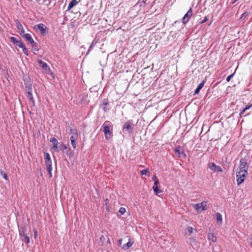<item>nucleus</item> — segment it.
I'll use <instances>...</instances> for the list:
<instances>
[{"label": "nucleus", "mask_w": 252, "mask_h": 252, "mask_svg": "<svg viewBox=\"0 0 252 252\" xmlns=\"http://www.w3.org/2000/svg\"><path fill=\"white\" fill-rule=\"evenodd\" d=\"M111 126H112V125L108 121H105L101 126L104 133L105 137L107 140H109L113 136L112 132L110 131V127Z\"/></svg>", "instance_id": "f257e3e1"}, {"label": "nucleus", "mask_w": 252, "mask_h": 252, "mask_svg": "<svg viewBox=\"0 0 252 252\" xmlns=\"http://www.w3.org/2000/svg\"><path fill=\"white\" fill-rule=\"evenodd\" d=\"M249 165L247 163V159L246 158H242L240 160V164L238 168L237 169L236 172H240L241 173H247Z\"/></svg>", "instance_id": "f03ea898"}, {"label": "nucleus", "mask_w": 252, "mask_h": 252, "mask_svg": "<svg viewBox=\"0 0 252 252\" xmlns=\"http://www.w3.org/2000/svg\"><path fill=\"white\" fill-rule=\"evenodd\" d=\"M22 37L26 40L30 42V44L32 47V49L36 52L38 51L37 48V44L32 39L31 35L29 33L24 34Z\"/></svg>", "instance_id": "7ed1b4c3"}, {"label": "nucleus", "mask_w": 252, "mask_h": 252, "mask_svg": "<svg viewBox=\"0 0 252 252\" xmlns=\"http://www.w3.org/2000/svg\"><path fill=\"white\" fill-rule=\"evenodd\" d=\"M19 236L20 237H22V236H25L28 234L29 235V234L31 235V229H28V226L26 225L21 226H19Z\"/></svg>", "instance_id": "20e7f679"}, {"label": "nucleus", "mask_w": 252, "mask_h": 252, "mask_svg": "<svg viewBox=\"0 0 252 252\" xmlns=\"http://www.w3.org/2000/svg\"><path fill=\"white\" fill-rule=\"evenodd\" d=\"M35 30H39L41 34L44 35L48 32V28L43 24L40 23L35 25L34 27Z\"/></svg>", "instance_id": "39448f33"}, {"label": "nucleus", "mask_w": 252, "mask_h": 252, "mask_svg": "<svg viewBox=\"0 0 252 252\" xmlns=\"http://www.w3.org/2000/svg\"><path fill=\"white\" fill-rule=\"evenodd\" d=\"M152 179L154 181V184L153 186V190L154 191V193L156 195H158V194H159L162 192L161 190L159 189L158 187V185L159 184L158 180L157 178L156 175H154L153 176Z\"/></svg>", "instance_id": "423d86ee"}, {"label": "nucleus", "mask_w": 252, "mask_h": 252, "mask_svg": "<svg viewBox=\"0 0 252 252\" xmlns=\"http://www.w3.org/2000/svg\"><path fill=\"white\" fill-rule=\"evenodd\" d=\"M24 82L25 87L28 92H32V84L28 76H25L24 78Z\"/></svg>", "instance_id": "0eeeda50"}, {"label": "nucleus", "mask_w": 252, "mask_h": 252, "mask_svg": "<svg viewBox=\"0 0 252 252\" xmlns=\"http://www.w3.org/2000/svg\"><path fill=\"white\" fill-rule=\"evenodd\" d=\"M38 63L39 65L48 74H50L52 73L51 70L50 68L48 65L45 62H43L42 60H38Z\"/></svg>", "instance_id": "6e6552de"}, {"label": "nucleus", "mask_w": 252, "mask_h": 252, "mask_svg": "<svg viewBox=\"0 0 252 252\" xmlns=\"http://www.w3.org/2000/svg\"><path fill=\"white\" fill-rule=\"evenodd\" d=\"M247 173H241L240 172H236L237 183L238 186L241 184L245 180Z\"/></svg>", "instance_id": "1a4fd4ad"}, {"label": "nucleus", "mask_w": 252, "mask_h": 252, "mask_svg": "<svg viewBox=\"0 0 252 252\" xmlns=\"http://www.w3.org/2000/svg\"><path fill=\"white\" fill-rule=\"evenodd\" d=\"M207 205V203L205 201H203L200 203L196 204L193 205L194 208L197 212H202L205 210Z\"/></svg>", "instance_id": "9d476101"}, {"label": "nucleus", "mask_w": 252, "mask_h": 252, "mask_svg": "<svg viewBox=\"0 0 252 252\" xmlns=\"http://www.w3.org/2000/svg\"><path fill=\"white\" fill-rule=\"evenodd\" d=\"M192 15V11L191 8H190L189 10L184 16L182 19L183 23L184 24H187L190 18Z\"/></svg>", "instance_id": "9b49d317"}, {"label": "nucleus", "mask_w": 252, "mask_h": 252, "mask_svg": "<svg viewBox=\"0 0 252 252\" xmlns=\"http://www.w3.org/2000/svg\"><path fill=\"white\" fill-rule=\"evenodd\" d=\"M208 167L213 171L222 172V169L220 166L216 165L214 162H210L208 164Z\"/></svg>", "instance_id": "f8f14e48"}, {"label": "nucleus", "mask_w": 252, "mask_h": 252, "mask_svg": "<svg viewBox=\"0 0 252 252\" xmlns=\"http://www.w3.org/2000/svg\"><path fill=\"white\" fill-rule=\"evenodd\" d=\"M16 26L17 29L19 30V33L22 36L25 33V30L24 28L18 19L15 20Z\"/></svg>", "instance_id": "ddd939ff"}, {"label": "nucleus", "mask_w": 252, "mask_h": 252, "mask_svg": "<svg viewBox=\"0 0 252 252\" xmlns=\"http://www.w3.org/2000/svg\"><path fill=\"white\" fill-rule=\"evenodd\" d=\"M132 123L133 122L132 120H129L126 122L123 126V130L124 131L125 129H126L129 133H130L132 130L131 125H132Z\"/></svg>", "instance_id": "4468645a"}, {"label": "nucleus", "mask_w": 252, "mask_h": 252, "mask_svg": "<svg viewBox=\"0 0 252 252\" xmlns=\"http://www.w3.org/2000/svg\"><path fill=\"white\" fill-rule=\"evenodd\" d=\"M70 132L69 133L71 134L70 138V140H76L78 137L77 130L76 129L70 128Z\"/></svg>", "instance_id": "2eb2a0df"}, {"label": "nucleus", "mask_w": 252, "mask_h": 252, "mask_svg": "<svg viewBox=\"0 0 252 252\" xmlns=\"http://www.w3.org/2000/svg\"><path fill=\"white\" fill-rule=\"evenodd\" d=\"M50 142L52 143V145H53L52 148H53V149L55 151H56L57 152H58V140L55 137H52V138H51L50 139Z\"/></svg>", "instance_id": "dca6fc26"}, {"label": "nucleus", "mask_w": 252, "mask_h": 252, "mask_svg": "<svg viewBox=\"0 0 252 252\" xmlns=\"http://www.w3.org/2000/svg\"><path fill=\"white\" fill-rule=\"evenodd\" d=\"M174 152L175 154L178 155V156L179 158L181 157H186V155L183 152L181 151V147L180 146H177L174 150Z\"/></svg>", "instance_id": "f3484780"}, {"label": "nucleus", "mask_w": 252, "mask_h": 252, "mask_svg": "<svg viewBox=\"0 0 252 252\" xmlns=\"http://www.w3.org/2000/svg\"><path fill=\"white\" fill-rule=\"evenodd\" d=\"M205 82H206V79H204V80L202 81V82L201 83H200L197 86V88H196V89L195 90V91L194 92V94H197L199 93L200 90L204 86V85Z\"/></svg>", "instance_id": "a211bd4d"}, {"label": "nucleus", "mask_w": 252, "mask_h": 252, "mask_svg": "<svg viewBox=\"0 0 252 252\" xmlns=\"http://www.w3.org/2000/svg\"><path fill=\"white\" fill-rule=\"evenodd\" d=\"M67 150L65 153H66V154H68V152H70V149L69 148H67L65 145H63V144H60L59 145V146H58V152L59 151H63V150Z\"/></svg>", "instance_id": "6ab92c4d"}, {"label": "nucleus", "mask_w": 252, "mask_h": 252, "mask_svg": "<svg viewBox=\"0 0 252 252\" xmlns=\"http://www.w3.org/2000/svg\"><path fill=\"white\" fill-rule=\"evenodd\" d=\"M216 217L218 224L221 225L222 223V215L220 213L216 214Z\"/></svg>", "instance_id": "aec40b11"}, {"label": "nucleus", "mask_w": 252, "mask_h": 252, "mask_svg": "<svg viewBox=\"0 0 252 252\" xmlns=\"http://www.w3.org/2000/svg\"><path fill=\"white\" fill-rule=\"evenodd\" d=\"M78 3V1L76 0H72L70 1L69 5L67 6V10H69L72 8Z\"/></svg>", "instance_id": "412c9836"}, {"label": "nucleus", "mask_w": 252, "mask_h": 252, "mask_svg": "<svg viewBox=\"0 0 252 252\" xmlns=\"http://www.w3.org/2000/svg\"><path fill=\"white\" fill-rule=\"evenodd\" d=\"M194 230L193 228L191 226H189L187 228L186 230L185 231V235L186 236H190L191 234L193 233V231ZM195 231H196L195 230Z\"/></svg>", "instance_id": "4be33fe9"}, {"label": "nucleus", "mask_w": 252, "mask_h": 252, "mask_svg": "<svg viewBox=\"0 0 252 252\" xmlns=\"http://www.w3.org/2000/svg\"><path fill=\"white\" fill-rule=\"evenodd\" d=\"M28 98L29 100L32 102V105L34 106L35 105V101L33 98V96L32 94V92H28Z\"/></svg>", "instance_id": "5701e85b"}, {"label": "nucleus", "mask_w": 252, "mask_h": 252, "mask_svg": "<svg viewBox=\"0 0 252 252\" xmlns=\"http://www.w3.org/2000/svg\"><path fill=\"white\" fill-rule=\"evenodd\" d=\"M188 243L192 247H193V246L194 245H196V244L197 243V241L194 238H193V237H190L189 238V240H188Z\"/></svg>", "instance_id": "b1692460"}, {"label": "nucleus", "mask_w": 252, "mask_h": 252, "mask_svg": "<svg viewBox=\"0 0 252 252\" xmlns=\"http://www.w3.org/2000/svg\"><path fill=\"white\" fill-rule=\"evenodd\" d=\"M208 239L212 241L213 242L215 243L217 241V237L216 235L213 233H209L208 235Z\"/></svg>", "instance_id": "393cba45"}, {"label": "nucleus", "mask_w": 252, "mask_h": 252, "mask_svg": "<svg viewBox=\"0 0 252 252\" xmlns=\"http://www.w3.org/2000/svg\"><path fill=\"white\" fill-rule=\"evenodd\" d=\"M45 164L46 166L47 170H50L52 169V160L45 161Z\"/></svg>", "instance_id": "a878e982"}, {"label": "nucleus", "mask_w": 252, "mask_h": 252, "mask_svg": "<svg viewBox=\"0 0 252 252\" xmlns=\"http://www.w3.org/2000/svg\"><path fill=\"white\" fill-rule=\"evenodd\" d=\"M21 238V240L23 241H24L26 244H28L30 243V237L29 235H26L25 236H22Z\"/></svg>", "instance_id": "bb28decb"}, {"label": "nucleus", "mask_w": 252, "mask_h": 252, "mask_svg": "<svg viewBox=\"0 0 252 252\" xmlns=\"http://www.w3.org/2000/svg\"><path fill=\"white\" fill-rule=\"evenodd\" d=\"M133 244V243L130 242V241H128L126 244H124L123 247H122V249H123L124 250H127L128 248H129L130 247H131L132 246Z\"/></svg>", "instance_id": "cd10ccee"}, {"label": "nucleus", "mask_w": 252, "mask_h": 252, "mask_svg": "<svg viewBox=\"0 0 252 252\" xmlns=\"http://www.w3.org/2000/svg\"><path fill=\"white\" fill-rule=\"evenodd\" d=\"M96 43V41H95L94 40L93 41V42H92L91 44L90 45V46L89 47V48L87 51L86 55H87L89 53V52L93 49L94 46L95 45Z\"/></svg>", "instance_id": "c85d7f7f"}, {"label": "nucleus", "mask_w": 252, "mask_h": 252, "mask_svg": "<svg viewBox=\"0 0 252 252\" xmlns=\"http://www.w3.org/2000/svg\"><path fill=\"white\" fill-rule=\"evenodd\" d=\"M0 174L2 175V176L3 177V178L5 180H8V176H7V174L4 171H3L2 170H0Z\"/></svg>", "instance_id": "c756f323"}, {"label": "nucleus", "mask_w": 252, "mask_h": 252, "mask_svg": "<svg viewBox=\"0 0 252 252\" xmlns=\"http://www.w3.org/2000/svg\"><path fill=\"white\" fill-rule=\"evenodd\" d=\"M21 48L22 49L24 54L27 56H29V51H28V49L26 48V47L25 46V45H24L23 46V47H22Z\"/></svg>", "instance_id": "7c9ffc66"}, {"label": "nucleus", "mask_w": 252, "mask_h": 252, "mask_svg": "<svg viewBox=\"0 0 252 252\" xmlns=\"http://www.w3.org/2000/svg\"><path fill=\"white\" fill-rule=\"evenodd\" d=\"M249 15V13L247 11L244 12L240 17L241 20H244Z\"/></svg>", "instance_id": "2f4dec72"}, {"label": "nucleus", "mask_w": 252, "mask_h": 252, "mask_svg": "<svg viewBox=\"0 0 252 252\" xmlns=\"http://www.w3.org/2000/svg\"><path fill=\"white\" fill-rule=\"evenodd\" d=\"M149 172L148 169H145L140 171V173L142 175H146Z\"/></svg>", "instance_id": "473e14b6"}, {"label": "nucleus", "mask_w": 252, "mask_h": 252, "mask_svg": "<svg viewBox=\"0 0 252 252\" xmlns=\"http://www.w3.org/2000/svg\"><path fill=\"white\" fill-rule=\"evenodd\" d=\"M10 40L14 44H17L19 40L17 39L16 38L14 37H10Z\"/></svg>", "instance_id": "72a5a7b5"}, {"label": "nucleus", "mask_w": 252, "mask_h": 252, "mask_svg": "<svg viewBox=\"0 0 252 252\" xmlns=\"http://www.w3.org/2000/svg\"><path fill=\"white\" fill-rule=\"evenodd\" d=\"M126 212V209L124 207H121L119 210V212L121 215H124Z\"/></svg>", "instance_id": "f704fd0d"}, {"label": "nucleus", "mask_w": 252, "mask_h": 252, "mask_svg": "<svg viewBox=\"0 0 252 252\" xmlns=\"http://www.w3.org/2000/svg\"><path fill=\"white\" fill-rule=\"evenodd\" d=\"M44 158H45V161L51 160L50 154L48 153H45Z\"/></svg>", "instance_id": "c9c22d12"}, {"label": "nucleus", "mask_w": 252, "mask_h": 252, "mask_svg": "<svg viewBox=\"0 0 252 252\" xmlns=\"http://www.w3.org/2000/svg\"><path fill=\"white\" fill-rule=\"evenodd\" d=\"M101 105H102L104 106L109 105V102L108 100L106 99H104L102 102Z\"/></svg>", "instance_id": "e433bc0d"}, {"label": "nucleus", "mask_w": 252, "mask_h": 252, "mask_svg": "<svg viewBox=\"0 0 252 252\" xmlns=\"http://www.w3.org/2000/svg\"><path fill=\"white\" fill-rule=\"evenodd\" d=\"M17 46H18L19 48H22L24 45V43L22 42V40H19L18 43L16 44Z\"/></svg>", "instance_id": "4c0bfd02"}, {"label": "nucleus", "mask_w": 252, "mask_h": 252, "mask_svg": "<svg viewBox=\"0 0 252 252\" xmlns=\"http://www.w3.org/2000/svg\"><path fill=\"white\" fill-rule=\"evenodd\" d=\"M71 144L72 146L73 147L74 149H76V140H70Z\"/></svg>", "instance_id": "58836bf2"}, {"label": "nucleus", "mask_w": 252, "mask_h": 252, "mask_svg": "<svg viewBox=\"0 0 252 252\" xmlns=\"http://www.w3.org/2000/svg\"><path fill=\"white\" fill-rule=\"evenodd\" d=\"M234 75V73L230 74V75L228 76L226 79V80L227 82H229L231 79L233 77Z\"/></svg>", "instance_id": "ea45409f"}, {"label": "nucleus", "mask_w": 252, "mask_h": 252, "mask_svg": "<svg viewBox=\"0 0 252 252\" xmlns=\"http://www.w3.org/2000/svg\"><path fill=\"white\" fill-rule=\"evenodd\" d=\"M102 109L104 112H107L110 110V107H107L106 106H104Z\"/></svg>", "instance_id": "a19ab883"}, {"label": "nucleus", "mask_w": 252, "mask_h": 252, "mask_svg": "<svg viewBox=\"0 0 252 252\" xmlns=\"http://www.w3.org/2000/svg\"><path fill=\"white\" fill-rule=\"evenodd\" d=\"M208 19V17L207 16H205L204 18V19L201 22H200V23L201 24H203V23H205L206 21H207Z\"/></svg>", "instance_id": "79ce46f5"}, {"label": "nucleus", "mask_w": 252, "mask_h": 252, "mask_svg": "<svg viewBox=\"0 0 252 252\" xmlns=\"http://www.w3.org/2000/svg\"><path fill=\"white\" fill-rule=\"evenodd\" d=\"M252 107V103L251 104L246 106V107L245 108V109L246 110H247L249 109L250 108H251Z\"/></svg>", "instance_id": "37998d69"}, {"label": "nucleus", "mask_w": 252, "mask_h": 252, "mask_svg": "<svg viewBox=\"0 0 252 252\" xmlns=\"http://www.w3.org/2000/svg\"><path fill=\"white\" fill-rule=\"evenodd\" d=\"M246 110L245 109V108L242 110L240 114H239V115H240V117H241L242 116V115L244 114L245 112L246 111Z\"/></svg>", "instance_id": "c03bdc74"}, {"label": "nucleus", "mask_w": 252, "mask_h": 252, "mask_svg": "<svg viewBox=\"0 0 252 252\" xmlns=\"http://www.w3.org/2000/svg\"><path fill=\"white\" fill-rule=\"evenodd\" d=\"M37 232L36 230L34 229V237L35 239L37 236Z\"/></svg>", "instance_id": "a18cd8bd"}, {"label": "nucleus", "mask_w": 252, "mask_h": 252, "mask_svg": "<svg viewBox=\"0 0 252 252\" xmlns=\"http://www.w3.org/2000/svg\"><path fill=\"white\" fill-rule=\"evenodd\" d=\"M49 174V177L50 178H51L52 177V173H51V171L52 170V169H51L50 170H47Z\"/></svg>", "instance_id": "49530a36"}, {"label": "nucleus", "mask_w": 252, "mask_h": 252, "mask_svg": "<svg viewBox=\"0 0 252 252\" xmlns=\"http://www.w3.org/2000/svg\"><path fill=\"white\" fill-rule=\"evenodd\" d=\"M250 245L252 247V236L250 238Z\"/></svg>", "instance_id": "de8ad7c7"}, {"label": "nucleus", "mask_w": 252, "mask_h": 252, "mask_svg": "<svg viewBox=\"0 0 252 252\" xmlns=\"http://www.w3.org/2000/svg\"><path fill=\"white\" fill-rule=\"evenodd\" d=\"M121 242H122V239H120V240H119V241H118V243H119V244L120 245H121Z\"/></svg>", "instance_id": "09e8293b"}, {"label": "nucleus", "mask_w": 252, "mask_h": 252, "mask_svg": "<svg viewBox=\"0 0 252 252\" xmlns=\"http://www.w3.org/2000/svg\"><path fill=\"white\" fill-rule=\"evenodd\" d=\"M237 0H234L232 3L233 4L235 3Z\"/></svg>", "instance_id": "8fccbe9b"}, {"label": "nucleus", "mask_w": 252, "mask_h": 252, "mask_svg": "<svg viewBox=\"0 0 252 252\" xmlns=\"http://www.w3.org/2000/svg\"><path fill=\"white\" fill-rule=\"evenodd\" d=\"M251 158H252V157Z\"/></svg>", "instance_id": "3c124183"}]
</instances>
